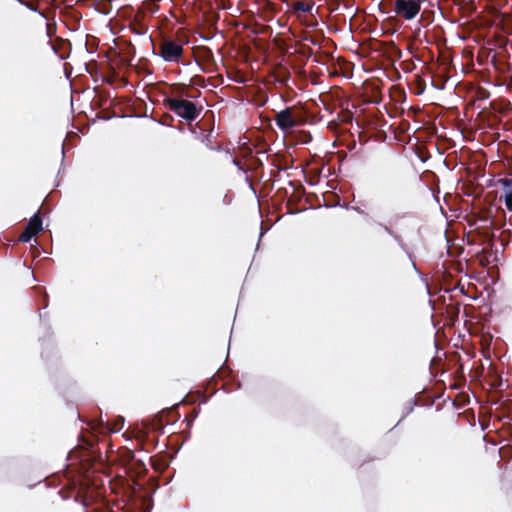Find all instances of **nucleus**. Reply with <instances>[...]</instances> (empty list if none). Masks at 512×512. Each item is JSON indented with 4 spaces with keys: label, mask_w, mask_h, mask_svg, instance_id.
Instances as JSON below:
<instances>
[{
    "label": "nucleus",
    "mask_w": 512,
    "mask_h": 512,
    "mask_svg": "<svg viewBox=\"0 0 512 512\" xmlns=\"http://www.w3.org/2000/svg\"><path fill=\"white\" fill-rule=\"evenodd\" d=\"M191 97L185 86H175L172 88L171 95L164 99L163 104L170 112L191 123L203 110L201 104L189 100Z\"/></svg>",
    "instance_id": "obj_1"
},
{
    "label": "nucleus",
    "mask_w": 512,
    "mask_h": 512,
    "mask_svg": "<svg viewBox=\"0 0 512 512\" xmlns=\"http://www.w3.org/2000/svg\"><path fill=\"white\" fill-rule=\"evenodd\" d=\"M274 120L281 131L287 132L294 127L304 125L307 122V113L301 107H287L276 113Z\"/></svg>",
    "instance_id": "obj_2"
},
{
    "label": "nucleus",
    "mask_w": 512,
    "mask_h": 512,
    "mask_svg": "<svg viewBox=\"0 0 512 512\" xmlns=\"http://www.w3.org/2000/svg\"><path fill=\"white\" fill-rule=\"evenodd\" d=\"M183 46L169 38H163L158 46V55L166 62L178 63L183 56Z\"/></svg>",
    "instance_id": "obj_3"
},
{
    "label": "nucleus",
    "mask_w": 512,
    "mask_h": 512,
    "mask_svg": "<svg viewBox=\"0 0 512 512\" xmlns=\"http://www.w3.org/2000/svg\"><path fill=\"white\" fill-rule=\"evenodd\" d=\"M423 0H395L394 12L395 14L406 20H413L421 10Z\"/></svg>",
    "instance_id": "obj_4"
},
{
    "label": "nucleus",
    "mask_w": 512,
    "mask_h": 512,
    "mask_svg": "<svg viewBox=\"0 0 512 512\" xmlns=\"http://www.w3.org/2000/svg\"><path fill=\"white\" fill-rule=\"evenodd\" d=\"M93 492L94 491L87 490L82 494L80 491H77L74 496L75 501H80L85 508L84 512H113L112 510L108 509L102 500H95Z\"/></svg>",
    "instance_id": "obj_5"
},
{
    "label": "nucleus",
    "mask_w": 512,
    "mask_h": 512,
    "mask_svg": "<svg viewBox=\"0 0 512 512\" xmlns=\"http://www.w3.org/2000/svg\"><path fill=\"white\" fill-rule=\"evenodd\" d=\"M42 230V219L40 213H35L29 220L25 230L20 234L19 241L29 242L33 236Z\"/></svg>",
    "instance_id": "obj_6"
},
{
    "label": "nucleus",
    "mask_w": 512,
    "mask_h": 512,
    "mask_svg": "<svg viewBox=\"0 0 512 512\" xmlns=\"http://www.w3.org/2000/svg\"><path fill=\"white\" fill-rule=\"evenodd\" d=\"M148 17L144 15L143 11H138L136 9L129 28L130 30L137 35H145L148 31Z\"/></svg>",
    "instance_id": "obj_7"
},
{
    "label": "nucleus",
    "mask_w": 512,
    "mask_h": 512,
    "mask_svg": "<svg viewBox=\"0 0 512 512\" xmlns=\"http://www.w3.org/2000/svg\"><path fill=\"white\" fill-rule=\"evenodd\" d=\"M315 5L313 0H291L288 2V6L297 18H301L302 15L310 13Z\"/></svg>",
    "instance_id": "obj_8"
},
{
    "label": "nucleus",
    "mask_w": 512,
    "mask_h": 512,
    "mask_svg": "<svg viewBox=\"0 0 512 512\" xmlns=\"http://www.w3.org/2000/svg\"><path fill=\"white\" fill-rule=\"evenodd\" d=\"M136 440L138 442L136 449H140L146 452H151L156 448L158 443L157 437H151L149 433L144 431L138 433Z\"/></svg>",
    "instance_id": "obj_9"
},
{
    "label": "nucleus",
    "mask_w": 512,
    "mask_h": 512,
    "mask_svg": "<svg viewBox=\"0 0 512 512\" xmlns=\"http://www.w3.org/2000/svg\"><path fill=\"white\" fill-rule=\"evenodd\" d=\"M146 465L141 460H134L129 466L125 468V472L129 477L133 478V482L135 485L141 488V485L137 483L134 478H140L147 473Z\"/></svg>",
    "instance_id": "obj_10"
},
{
    "label": "nucleus",
    "mask_w": 512,
    "mask_h": 512,
    "mask_svg": "<svg viewBox=\"0 0 512 512\" xmlns=\"http://www.w3.org/2000/svg\"><path fill=\"white\" fill-rule=\"evenodd\" d=\"M52 49L54 53L59 56L60 59H66L70 54L71 44L68 40L63 39L61 37H57L52 42Z\"/></svg>",
    "instance_id": "obj_11"
},
{
    "label": "nucleus",
    "mask_w": 512,
    "mask_h": 512,
    "mask_svg": "<svg viewBox=\"0 0 512 512\" xmlns=\"http://www.w3.org/2000/svg\"><path fill=\"white\" fill-rule=\"evenodd\" d=\"M169 455L166 453L155 455L150 458L152 468L159 473L164 472L169 466Z\"/></svg>",
    "instance_id": "obj_12"
},
{
    "label": "nucleus",
    "mask_w": 512,
    "mask_h": 512,
    "mask_svg": "<svg viewBox=\"0 0 512 512\" xmlns=\"http://www.w3.org/2000/svg\"><path fill=\"white\" fill-rule=\"evenodd\" d=\"M159 9L160 6L155 0H145L142 2L141 6L137 8L138 11H143L144 15L147 17L154 15Z\"/></svg>",
    "instance_id": "obj_13"
},
{
    "label": "nucleus",
    "mask_w": 512,
    "mask_h": 512,
    "mask_svg": "<svg viewBox=\"0 0 512 512\" xmlns=\"http://www.w3.org/2000/svg\"><path fill=\"white\" fill-rule=\"evenodd\" d=\"M135 460L134 451L128 448H124L120 453V461L124 468L129 466Z\"/></svg>",
    "instance_id": "obj_14"
},
{
    "label": "nucleus",
    "mask_w": 512,
    "mask_h": 512,
    "mask_svg": "<svg viewBox=\"0 0 512 512\" xmlns=\"http://www.w3.org/2000/svg\"><path fill=\"white\" fill-rule=\"evenodd\" d=\"M211 133H212V130H209V131L203 130L201 132V141L205 144V146L207 148H209L211 150H215V149L219 150L221 148V146L220 145H217V146L213 145Z\"/></svg>",
    "instance_id": "obj_15"
},
{
    "label": "nucleus",
    "mask_w": 512,
    "mask_h": 512,
    "mask_svg": "<svg viewBox=\"0 0 512 512\" xmlns=\"http://www.w3.org/2000/svg\"><path fill=\"white\" fill-rule=\"evenodd\" d=\"M151 429L155 432L163 433L164 430V424L162 421V417H159L151 423Z\"/></svg>",
    "instance_id": "obj_16"
},
{
    "label": "nucleus",
    "mask_w": 512,
    "mask_h": 512,
    "mask_svg": "<svg viewBox=\"0 0 512 512\" xmlns=\"http://www.w3.org/2000/svg\"><path fill=\"white\" fill-rule=\"evenodd\" d=\"M479 220H480V221H483V222H485V223H486V222H489V225H490V226H493V227H494V228H496V229H500V228L502 227V222H501V221H499V222H498V221H496V220H494V219H491V220H490L488 217H486V218H480Z\"/></svg>",
    "instance_id": "obj_17"
},
{
    "label": "nucleus",
    "mask_w": 512,
    "mask_h": 512,
    "mask_svg": "<svg viewBox=\"0 0 512 512\" xmlns=\"http://www.w3.org/2000/svg\"><path fill=\"white\" fill-rule=\"evenodd\" d=\"M289 77H290V74L288 71H285L283 75H278L276 80L277 82H279L281 85H287V82L289 80Z\"/></svg>",
    "instance_id": "obj_18"
},
{
    "label": "nucleus",
    "mask_w": 512,
    "mask_h": 512,
    "mask_svg": "<svg viewBox=\"0 0 512 512\" xmlns=\"http://www.w3.org/2000/svg\"><path fill=\"white\" fill-rule=\"evenodd\" d=\"M46 32L48 37H52L56 33V23H47Z\"/></svg>",
    "instance_id": "obj_19"
},
{
    "label": "nucleus",
    "mask_w": 512,
    "mask_h": 512,
    "mask_svg": "<svg viewBox=\"0 0 512 512\" xmlns=\"http://www.w3.org/2000/svg\"><path fill=\"white\" fill-rule=\"evenodd\" d=\"M505 205L509 211H512V191L505 195Z\"/></svg>",
    "instance_id": "obj_20"
},
{
    "label": "nucleus",
    "mask_w": 512,
    "mask_h": 512,
    "mask_svg": "<svg viewBox=\"0 0 512 512\" xmlns=\"http://www.w3.org/2000/svg\"><path fill=\"white\" fill-rule=\"evenodd\" d=\"M123 424H124V419L123 418H119V420L117 421L115 427H113L111 430L112 431H118V430H120L122 428Z\"/></svg>",
    "instance_id": "obj_21"
},
{
    "label": "nucleus",
    "mask_w": 512,
    "mask_h": 512,
    "mask_svg": "<svg viewBox=\"0 0 512 512\" xmlns=\"http://www.w3.org/2000/svg\"><path fill=\"white\" fill-rule=\"evenodd\" d=\"M196 416H197V413H196V411H195V410H193V411L190 413L189 417H186V420H188L189 422H191V421H193V420L195 419V417H196Z\"/></svg>",
    "instance_id": "obj_22"
},
{
    "label": "nucleus",
    "mask_w": 512,
    "mask_h": 512,
    "mask_svg": "<svg viewBox=\"0 0 512 512\" xmlns=\"http://www.w3.org/2000/svg\"><path fill=\"white\" fill-rule=\"evenodd\" d=\"M345 114H346V115H345V117L343 118V121H345V122H350V121H351V119H352V114H351L349 111H347Z\"/></svg>",
    "instance_id": "obj_23"
},
{
    "label": "nucleus",
    "mask_w": 512,
    "mask_h": 512,
    "mask_svg": "<svg viewBox=\"0 0 512 512\" xmlns=\"http://www.w3.org/2000/svg\"><path fill=\"white\" fill-rule=\"evenodd\" d=\"M508 71H509V81L510 85L512 86V63L508 65Z\"/></svg>",
    "instance_id": "obj_24"
},
{
    "label": "nucleus",
    "mask_w": 512,
    "mask_h": 512,
    "mask_svg": "<svg viewBox=\"0 0 512 512\" xmlns=\"http://www.w3.org/2000/svg\"><path fill=\"white\" fill-rule=\"evenodd\" d=\"M496 211H497L498 213H500V214L502 215V217H505V212H504V210H503L502 208L498 207V208L496 209Z\"/></svg>",
    "instance_id": "obj_25"
},
{
    "label": "nucleus",
    "mask_w": 512,
    "mask_h": 512,
    "mask_svg": "<svg viewBox=\"0 0 512 512\" xmlns=\"http://www.w3.org/2000/svg\"><path fill=\"white\" fill-rule=\"evenodd\" d=\"M505 185H512V180L505 179L504 180Z\"/></svg>",
    "instance_id": "obj_26"
},
{
    "label": "nucleus",
    "mask_w": 512,
    "mask_h": 512,
    "mask_svg": "<svg viewBox=\"0 0 512 512\" xmlns=\"http://www.w3.org/2000/svg\"><path fill=\"white\" fill-rule=\"evenodd\" d=\"M384 229H385L388 233H390V234L392 233V231H391V229H390L389 227L384 226Z\"/></svg>",
    "instance_id": "obj_27"
}]
</instances>
